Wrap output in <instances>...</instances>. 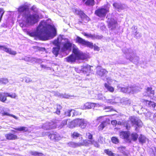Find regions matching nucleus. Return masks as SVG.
Returning a JSON list of instances; mask_svg holds the SVG:
<instances>
[{
    "label": "nucleus",
    "mask_w": 156,
    "mask_h": 156,
    "mask_svg": "<svg viewBox=\"0 0 156 156\" xmlns=\"http://www.w3.org/2000/svg\"><path fill=\"white\" fill-rule=\"evenodd\" d=\"M111 140L112 142L115 144H117L119 141V139L116 137H112L111 138Z\"/></svg>",
    "instance_id": "4c0bfd02"
},
{
    "label": "nucleus",
    "mask_w": 156,
    "mask_h": 156,
    "mask_svg": "<svg viewBox=\"0 0 156 156\" xmlns=\"http://www.w3.org/2000/svg\"><path fill=\"white\" fill-rule=\"evenodd\" d=\"M96 104L93 103L87 102L85 104L83 105L81 107V108L82 109H90L94 107Z\"/></svg>",
    "instance_id": "f3484780"
},
{
    "label": "nucleus",
    "mask_w": 156,
    "mask_h": 156,
    "mask_svg": "<svg viewBox=\"0 0 156 156\" xmlns=\"http://www.w3.org/2000/svg\"><path fill=\"white\" fill-rule=\"evenodd\" d=\"M84 35L87 37H90L91 38H93L94 37V35L90 34H87L84 33Z\"/></svg>",
    "instance_id": "6e6d98bb"
},
{
    "label": "nucleus",
    "mask_w": 156,
    "mask_h": 156,
    "mask_svg": "<svg viewBox=\"0 0 156 156\" xmlns=\"http://www.w3.org/2000/svg\"><path fill=\"white\" fill-rule=\"evenodd\" d=\"M70 119H67L66 120H64L62 121L61 124L60 125V126L58 127V128H61L62 127H63L64 126L66 125H68V123Z\"/></svg>",
    "instance_id": "473e14b6"
},
{
    "label": "nucleus",
    "mask_w": 156,
    "mask_h": 156,
    "mask_svg": "<svg viewBox=\"0 0 156 156\" xmlns=\"http://www.w3.org/2000/svg\"><path fill=\"white\" fill-rule=\"evenodd\" d=\"M18 11L20 12H23V16L24 17L25 23L28 24L33 25L37 23L39 19V16L36 14H31L29 12V7L26 5L19 7Z\"/></svg>",
    "instance_id": "f03ea898"
},
{
    "label": "nucleus",
    "mask_w": 156,
    "mask_h": 156,
    "mask_svg": "<svg viewBox=\"0 0 156 156\" xmlns=\"http://www.w3.org/2000/svg\"><path fill=\"white\" fill-rule=\"evenodd\" d=\"M49 137L51 140L54 141H58L62 139V137L57 133L50 134L49 136Z\"/></svg>",
    "instance_id": "ddd939ff"
},
{
    "label": "nucleus",
    "mask_w": 156,
    "mask_h": 156,
    "mask_svg": "<svg viewBox=\"0 0 156 156\" xmlns=\"http://www.w3.org/2000/svg\"><path fill=\"white\" fill-rule=\"evenodd\" d=\"M117 87L118 89L120 90L121 91L128 94H134L136 90L135 87H121L120 84L118 85Z\"/></svg>",
    "instance_id": "1a4fd4ad"
},
{
    "label": "nucleus",
    "mask_w": 156,
    "mask_h": 156,
    "mask_svg": "<svg viewBox=\"0 0 156 156\" xmlns=\"http://www.w3.org/2000/svg\"><path fill=\"white\" fill-rule=\"evenodd\" d=\"M86 137L89 139V140H92V139L93 136L90 133H87L86 134Z\"/></svg>",
    "instance_id": "3c124183"
},
{
    "label": "nucleus",
    "mask_w": 156,
    "mask_h": 156,
    "mask_svg": "<svg viewBox=\"0 0 156 156\" xmlns=\"http://www.w3.org/2000/svg\"><path fill=\"white\" fill-rule=\"evenodd\" d=\"M88 122L84 119H78V126L81 128L84 129L87 126Z\"/></svg>",
    "instance_id": "2eb2a0df"
},
{
    "label": "nucleus",
    "mask_w": 156,
    "mask_h": 156,
    "mask_svg": "<svg viewBox=\"0 0 156 156\" xmlns=\"http://www.w3.org/2000/svg\"><path fill=\"white\" fill-rule=\"evenodd\" d=\"M1 114H2V116H11L14 118V119H18V118L16 117V116L12 115V114H9L8 112H4L3 110V111H2Z\"/></svg>",
    "instance_id": "7c9ffc66"
},
{
    "label": "nucleus",
    "mask_w": 156,
    "mask_h": 156,
    "mask_svg": "<svg viewBox=\"0 0 156 156\" xmlns=\"http://www.w3.org/2000/svg\"><path fill=\"white\" fill-rule=\"evenodd\" d=\"M91 144L93 145L95 147H99V145L96 141L92 139L91 140Z\"/></svg>",
    "instance_id": "79ce46f5"
},
{
    "label": "nucleus",
    "mask_w": 156,
    "mask_h": 156,
    "mask_svg": "<svg viewBox=\"0 0 156 156\" xmlns=\"http://www.w3.org/2000/svg\"><path fill=\"white\" fill-rule=\"evenodd\" d=\"M93 66L88 64H85L81 66L79 68H75V70L78 73H83L87 76L89 75L90 73H93L94 72L91 68Z\"/></svg>",
    "instance_id": "423d86ee"
},
{
    "label": "nucleus",
    "mask_w": 156,
    "mask_h": 156,
    "mask_svg": "<svg viewBox=\"0 0 156 156\" xmlns=\"http://www.w3.org/2000/svg\"><path fill=\"white\" fill-rule=\"evenodd\" d=\"M76 42L83 45L89 47L90 48H92L94 47V50L97 51L99 50V48L96 45H93L92 43L89 41H85L79 37L77 36L76 39Z\"/></svg>",
    "instance_id": "0eeeda50"
},
{
    "label": "nucleus",
    "mask_w": 156,
    "mask_h": 156,
    "mask_svg": "<svg viewBox=\"0 0 156 156\" xmlns=\"http://www.w3.org/2000/svg\"><path fill=\"white\" fill-rule=\"evenodd\" d=\"M97 73L100 76H102L104 74L106 73L107 72L104 69H103L100 66L97 67Z\"/></svg>",
    "instance_id": "a211bd4d"
},
{
    "label": "nucleus",
    "mask_w": 156,
    "mask_h": 156,
    "mask_svg": "<svg viewBox=\"0 0 156 156\" xmlns=\"http://www.w3.org/2000/svg\"><path fill=\"white\" fill-rule=\"evenodd\" d=\"M32 81V80L30 78L28 77H26L25 78V82L27 83H28Z\"/></svg>",
    "instance_id": "13d9d810"
},
{
    "label": "nucleus",
    "mask_w": 156,
    "mask_h": 156,
    "mask_svg": "<svg viewBox=\"0 0 156 156\" xmlns=\"http://www.w3.org/2000/svg\"><path fill=\"white\" fill-rule=\"evenodd\" d=\"M103 138L102 137L100 136L99 139H98V142L100 143H102L103 142Z\"/></svg>",
    "instance_id": "bf43d9fd"
},
{
    "label": "nucleus",
    "mask_w": 156,
    "mask_h": 156,
    "mask_svg": "<svg viewBox=\"0 0 156 156\" xmlns=\"http://www.w3.org/2000/svg\"><path fill=\"white\" fill-rule=\"evenodd\" d=\"M154 156H156V147H154L152 148Z\"/></svg>",
    "instance_id": "680f3d73"
},
{
    "label": "nucleus",
    "mask_w": 156,
    "mask_h": 156,
    "mask_svg": "<svg viewBox=\"0 0 156 156\" xmlns=\"http://www.w3.org/2000/svg\"><path fill=\"white\" fill-rule=\"evenodd\" d=\"M107 18V22L108 23V27L111 30H114L116 28L117 24L116 20L113 18L110 17V15H108Z\"/></svg>",
    "instance_id": "6e6552de"
},
{
    "label": "nucleus",
    "mask_w": 156,
    "mask_h": 156,
    "mask_svg": "<svg viewBox=\"0 0 156 156\" xmlns=\"http://www.w3.org/2000/svg\"><path fill=\"white\" fill-rule=\"evenodd\" d=\"M72 109L69 110L65 112L64 115L65 116H71V112Z\"/></svg>",
    "instance_id": "49530a36"
},
{
    "label": "nucleus",
    "mask_w": 156,
    "mask_h": 156,
    "mask_svg": "<svg viewBox=\"0 0 156 156\" xmlns=\"http://www.w3.org/2000/svg\"><path fill=\"white\" fill-rule=\"evenodd\" d=\"M32 155L35 156H42L43 154L41 153H40L36 151H33L31 152Z\"/></svg>",
    "instance_id": "37998d69"
},
{
    "label": "nucleus",
    "mask_w": 156,
    "mask_h": 156,
    "mask_svg": "<svg viewBox=\"0 0 156 156\" xmlns=\"http://www.w3.org/2000/svg\"><path fill=\"white\" fill-rule=\"evenodd\" d=\"M76 13L79 14L82 19L86 18L88 20L89 18L87 17V16L83 13V12L80 10H76Z\"/></svg>",
    "instance_id": "a878e982"
},
{
    "label": "nucleus",
    "mask_w": 156,
    "mask_h": 156,
    "mask_svg": "<svg viewBox=\"0 0 156 156\" xmlns=\"http://www.w3.org/2000/svg\"><path fill=\"white\" fill-rule=\"evenodd\" d=\"M136 121L135 117L131 116L129 118V120L127 122L124 124L126 129L129 130L131 125L133 126L135 124L136 125Z\"/></svg>",
    "instance_id": "9b49d317"
},
{
    "label": "nucleus",
    "mask_w": 156,
    "mask_h": 156,
    "mask_svg": "<svg viewBox=\"0 0 156 156\" xmlns=\"http://www.w3.org/2000/svg\"><path fill=\"white\" fill-rule=\"evenodd\" d=\"M105 117V116H101L99 117H98L97 119L96 120V121L98 123L100 122H103L102 121L104 119V118Z\"/></svg>",
    "instance_id": "09e8293b"
},
{
    "label": "nucleus",
    "mask_w": 156,
    "mask_h": 156,
    "mask_svg": "<svg viewBox=\"0 0 156 156\" xmlns=\"http://www.w3.org/2000/svg\"><path fill=\"white\" fill-rule=\"evenodd\" d=\"M1 50L12 55H15L16 53V51L12 50L10 48H7L5 46L0 45V51Z\"/></svg>",
    "instance_id": "f8f14e48"
},
{
    "label": "nucleus",
    "mask_w": 156,
    "mask_h": 156,
    "mask_svg": "<svg viewBox=\"0 0 156 156\" xmlns=\"http://www.w3.org/2000/svg\"><path fill=\"white\" fill-rule=\"evenodd\" d=\"M109 12L108 9L101 8L96 10L95 14L100 17H105L107 13Z\"/></svg>",
    "instance_id": "9d476101"
},
{
    "label": "nucleus",
    "mask_w": 156,
    "mask_h": 156,
    "mask_svg": "<svg viewBox=\"0 0 156 156\" xmlns=\"http://www.w3.org/2000/svg\"><path fill=\"white\" fill-rule=\"evenodd\" d=\"M62 42L63 46L61 47L62 51L64 52L66 50H71L72 46V43L69 40L67 39H63L61 36H59L57 39L55 40L53 42V44L56 47L60 46V44Z\"/></svg>",
    "instance_id": "7ed1b4c3"
},
{
    "label": "nucleus",
    "mask_w": 156,
    "mask_h": 156,
    "mask_svg": "<svg viewBox=\"0 0 156 156\" xmlns=\"http://www.w3.org/2000/svg\"><path fill=\"white\" fill-rule=\"evenodd\" d=\"M31 10L33 11L35 13V14H37V12L38 10L36 8L35 6H33L31 8ZM37 15H38L37 14Z\"/></svg>",
    "instance_id": "864d4df0"
},
{
    "label": "nucleus",
    "mask_w": 156,
    "mask_h": 156,
    "mask_svg": "<svg viewBox=\"0 0 156 156\" xmlns=\"http://www.w3.org/2000/svg\"><path fill=\"white\" fill-rule=\"evenodd\" d=\"M138 140L140 143L143 144L146 142L147 139L144 136L140 135L139 137Z\"/></svg>",
    "instance_id": "bb28decb"
},
{
    "label": "nucleus",
    "mask_w": 156,
    "mask_h": 156,
    "mask_svg": "<svg viewBox=\"0 0 156 156\" xmlns=\"http://www.w3.org/2000/svg\"><path fill=\"white\" fill-rule=\"evenodd\" d=\"M112 108L111 107H107L105 108V109H106V112H109L111 110Z\"/></svg>",
    "instance_id": "0e129e2a"
},
{
    "label": "nucleus",
    "mask_w": 156,
    "mask_h": 156,
    "mask_svg": "<svg viewBox=\"0 0 156 156\" xmlns=\"http://www.w3.org/2000/svg\"><path fill=\"white\" fill-rule=\"evenodd\" d=\"M108 123L106 121H103L98 126V129L99 130H102L106 126Z\"/></svg>",
    "instance_id": "c85d7f7f"
},
{
    "label": "nucleus",
    "mask_w": 156,
    "mask_h": 156,
    "mask_svg": "<svg viewBox=\"0 0 156 156\" xmlns=\"http://www.w3.org/2000/svg\"><path fill=\"white\" fill-rule=\"evenodd\" d=\"M62 108V107L60 105H58L57 106V111L56 113L58 115H59L60 113V110Z\"/></svg>",
    "instance_id": "de8ad7c7"
},
{
    "label": "nucleus",
    "mask_w": 156,
    "mask_h": 156,
    "mask_svg": "<svg viewBox=\"0 0 156 156\" xmlns=\"http://www.w3.org/2000/svg\"><path fill=\"white\" fill-rule=\"evenodd\" d=\"M118 149L119 151L123 154H124L126 151L125 147H119L118 148Z\"/></svg>",
    "instance_id": "c03bdc74"
},
{
    "label": "nucleus",
    "mask_w": 156,
    "mask_h": 156,
    "mask_svg": "<svg viewBox=\"0 0 156 156\" xmlns=\"http://www.w3.org/2000/svg\"><path fill=\"white\" fill-rule=\"evenodd\" d=\"M113 6L117 9L119 11L123 9L122 5L120 3H115L113 4Z\"/></svg>",
    "instance_id": "b1692460"
},
{
    "label": "nucleus",
    "mask_w": 156,
    "mask_h": 156,
    "mask_svg": "<svg viewBox=\"0 0 156 156\" xmlns=\"http://www.w3.org/2000/svg\"><path fill=\"white\" fill-rule=\"evenodd\" d=\"M14 129L16 130L23 131L24 132L28 131V128L26 127L22 126L19 128H14Z\"/></svg>",
    "instance_id": "2f4dec72"
},
{
    "label": "nucleus",
    "mask_w": 156,
    "mask_h": 156,
    "mask_svg": "<svg viewBox=\"0 0 156 156\" xmlns=\"http://www.w3.org/2000/svg\"><path fill=\"white\" fill-rule=\"evenodd\" d=\"M68 145L72 147L76 148L78 147H80V141L78 143H75L73 142H70L67 144Z\"/></svg>",
    "instance_id": "5701e85b"
},
{
    "label": "nucleus",
    "mask_w": 156,
    "mask_h": 156,
    "mask_svg": "<svg viewBox=\"0 0 156 156\" xmlns=\"http://www.w3.org/2000/svg\"><path fill=\"white\" fill-rule=\"evenodd\" d=\"M148 106L151 107L154 110V108H155L156 106V104H155L154 102L151 101H150V102H148Z\"/></svg>",
    "instance_id": "ea45409f"
},
{
    "label": "nucleus",
    "mask_w": 156,
    "mask_h": 156,
    "mask_svg": "<svg viewBox=\"0 0 156 156\" xmlns=\"http://www.w3.org/2000/svg\"><path fill=\"white\" fill-rule=\"evenodd\" d=\"M5 136L6 138L8 140H15L17 138L16 135L11 133L6 134Z\"/></svg>",
    "instance_id": "412c9836"
},
{
    "label": "nucleus",
    "mask_w": 156,
    "mask_h": 156,
    "mask_svg": "<svg viewBox=\"0 0 156 156\" xmlns=\"http://www.w3.org/2000/svg\"><path fill=\"white\" fill-rule=\"evenodd\" d=\"M60 48V46H58L53 48L52 52L56 57H57Z\"/></svg>",
    "instance_id": "cd10ccee"
},
{
    "label": "nucleus",
    "mask_w": 156,
    "mask_h": 156,
    "mask_svg": "<svg viewBox=\"0 0 156 156\" xmlns=\"http://www.w3.org/2000/svg\"><path fill=\"white\" fill-rule=\"evenodd\" d=\"M86 0H83L84 2ZM85 4L87 5H93L94 4V0H87L85 2Z\"/></svg>",
    "instance_id": "c9c22d12"
},
{
    "label": "nucleus",
    "mask_w": 156,
    "mask_h": 156,
    "mask_svg": "<svg viewBox=\"0 0 156 156\" xmlns=\"http://www.w3.org/2000/svg\"><path fill=\"white\" fill-rule=\"evenodd\" d=\"M8 79L6 78L0 79V83L6 84L8 83Z\"/></svg>",
    "instance_id": "58836bf2"
},
{
    "label": "nucleus",
    "mask_w": 156,
    "mask_h": 156,
    "mask_svg": "<svg viewBox=\"0 0 156 156\" xmlns=\"http://www.w3.org/2000/svg\"><path fill=\"white\" fill-rule=\"evenodd\" d=\"M7 96L4 94V95H1L0 96V101L3 102H4L6 100V97Z\"/></svg>",
    "instance_id": "a18cd8bd"
},
{
    "label": "nucleus",
    "mask_w": 156,
    "mask_h": 156,
    "mask_svg": "<svg viewBox=\"0 0 156 156\" xmlns=\"http://www.w3.org/2000/svg\"><path fill=\"white\" fill-rule=\"evenodd\" d=\"M98 98L99 99H102L103 98V96L101 94H99L98 95Z\"/></svg>",
    "instance_id": "052dcab7"
},
{
    "label": "nucleus",
    "mask_w": 156,
    "mask_h": 156,
    "mask_svg": "<svg viewBox=\"0 0 156 156\" xmlns=\"http://www.w3.org/2000/svg\"><path fill=\"white\" fill-rule=\"evenodd\" d=\"M104 152L106 154H107L109 156H115V154L109 149H107L104 150Z\"/></svg>",
    "instance_id": "72a5a7b5"
},
{
    "label": "nucleus",
    "mask_w": 156,
    "mask_h": 156,
    "mask_svg": "<svg viewBox=\"0 0 156 156\" xmlns=\"http://www.w3.org/2000/svg\"><path fill=\"white\" fill-rule=\"evenodd\" d=\"M81 139V141H80V146H87L91 144V140H82V137L80 138Z\"/></svg>",
    "instance_id": "6ab92c4d"
},
{
    "label": "nucleus",
    "mask_w": 156,
    "mask_h": 156,
    "mask_svg": "<svg viewBox=\"0 0 156 156\" xmlns=\"http://www.w3.org/2000/svg\"><path fill=\"white\" fill-rule=\"evenodd\" d=\"M22 60H24L26 62H37L38 60V59L33 57L25 56L22 58Z\"/></svg>",
    "instance_id": "4be33fe9"
},
{
    "label": "nucleus",
    "mask_w": 156,
    "mask_h": 156,
    "mask_svg": "<svg viewBox=\"0 0 156 156\" xmlns=\"http://www.w3.org/2000/svg\"><path fill=\"white\" fill-rule=\"evenodd\" d=\"M115 97L113 96H112V99L106 100V102L108 103H109L112 105H115L116 103V102L115 101Z\"/></svg>",
    "instance_id": "c756f323"
},
{
    "label": "nucleus",
    "mask_w": 156,
    "mask_h": 156,
    "mask_svg": "<svg viewBox=\"0 0 156 156\" xmlns=\"http://www.w3.org/2000/svg\"><path fill=\"white\" fill-rule=\"evenodd\" d=\"M130 134L128 131H123L119 133V135L120 138L125 140L127 142H130L131 140L135 141L136 140V133H133L131 134V136H130Z\"/></svg>",
    "instance_id": "39448f33"
},
{
    "label": "nucleus",
    "mask_w": 156,
    "mask_h": 156,
    "mask_svg": "<svg viewBox=\"0 0 156 156\" xmlns=\"http://www.w3.org/2000/svg\"><path fill=\"white\" fill-rule=\"evenodd\" d=\"M57 95L58 96H60L62 97V98H70L71 97V96L68 94H60V93H59Z\"/></svg>",
    "instance_id": "a19ab883"
},
{
    "label": "nucleus",
    "mask_w": 156,
    "mask_h": 156,
    "mask_svg": "<svg viewBox=\"0 0 156 156\" xmlns=\"http://www.w3.org/2000/svg\"><path fill=\"white\" fill-rule=\"evenodd\" d=\"M78 126V119H75L71 121L70 119L68 123L67 126L71 128H73L75 127Z\"/></svg>",
    "instance_id": "4468645a"
},
{
    "label": "nucleus",
    "mask_w": 156,
    "mask_h": 156,
    "mask_svg": "<svg viewBox=\"0 0 156 156\" xmlns=\"http://www.w3.org/2000/svg\"><path fill=\"white\" fill-rule=\"evenodd\" d=\"M41 50V51H45V49L44 48H41V49H40Z\"/></svg>",
    "instance_id": "774afa93"
},
{
    "label": "nucleus",
    "mask_w": 156,
    "mask_h": 156,
    "mask_svg": "<svg viewBox=\"0 0 156 156\" xmlns=\"http://www.w3.org/2000/svg\"><path fill=\"white\" fill-rule=\"evenodd\" d=\"M143 126L141 121L140 119H137V127H141Z\"/></svg>",
    "instance_id": "5fc2aeb1"
},
{
    "label": "nucleus",
    "mask_w": 156,
    "mask_h": 156,
    "mask_svg": "<svg viewBox=\"0 0 156 156\" xmlns=\"http://www.w3.org/2000/svg\"><path fill=\"white\" fill-rule=\"evenodd\" d=\"M146 93L147 94H146V96H147L149 97H150L151 95H153L154 94V91L152 89V88L151 87H147L146 89Z\"/></svg>",
    "instance_id": "aec40b11"
},
{
    "label": "nucleus",
    "mask_w": 156,
    "mask_h": 156,
    "mask_svg": "<svg viewBox=\"0 0 156 156\" xmlns=\"http://www.w3.org/2000/svg\"><path fill=\"white\" fill-rule=\"evenodd\" d=\"M55 127V125L52 122H47L42 126L43 128L45 129H50L54 128Z\"/></svg>",
    "instance_id": "dca6fc26"
},
{
    "label": "nucleus",
    "mask_w": 156,
    "mask_h": 156,
    "mask_svg": "<svg viewBox=\"0 0 156 156\" xmlns=\"http://www.w3.org/2000/svg\"><path fill=\"white\" fill-rule=\"evenodd\" d=\"M142 102L144 105H146L147 106H148V102H150V101L147 100H143L142 101Z\"/></svg>",
    "instance_id": "4d7b16f0"
},
{
    "label": "nucleus",
    "mask_w": 156,
    "mask_h": 156,
    "mask_svg": "<svg viewBox=\"0 0 156 156\" xmlns=\"http://www.w3.org/2000/svg\"><path fill=\"white\" fill-rule=\"evenodd\" d=\"M4 94L6 96H7L8 97H10L11 98H16L17 96L16 94L15 93H12L11 94H10L9 93H5Z\"/></svg>",
    "instance_id": "f704fd0d"
},
{
    "label": "nucleus",
    "mask_w": 156,
    "mask_h": 156,
    "mask_svg": "<svg viewBox=\"0 0 156 156\" xmlns=\"http://www.w3.org/2000/svg\"><path fill=\"white\" fill-rule=\"evenodd\" d=\"M151 113L150 112H147L146 113V115L147 118H149L151 116Z\"/></svg>",
    "instance_id": "e2e57ef3"
},
{
    "label": "nucleus",
    "mask_w": 156,
    "mask_h": 156,
    "mask_svg": "<svg viewBox=\"0 0 156 156\" xmlns=\"http://www.w3.org/2000/svg\"><path fill=\"white\" fill-rule=\"evenodd\" d=\"M71 113H72V116L77 115L79 114H80V113H79L77 111L73 109H72Z\"/></svg>",
    "instance_id": "603ef678"
},
{
    "label": "nucleus",
    "mask_w": 156,
    "mask_h": 156,
    "mask_svg": "<svg viewBox=\"0 0 156 156\" xmlns=\"http://www.w3.org/2000/svg\"><path fill=\"white\" fill-rule=\"evenodd\" d=\"M104 86L107 90L110 92L113 93L114 92L115 90L114 88L112 86L109 85L108 84L105 83L104 84Z\"/></svg>",
    "instance_id": "393cba45"
},
{
    "label": "nucleus",
    "mask_w": 156,
    "mask_h": 156,
    "mask_svg": "<svg viewBox=\"0 0 156 156\" xmlns=\"http://www.w3.org/2000/svg\"><path fill=\"white\" fill-rule=\"evenodd\" d=\"M31 36H36L41 40H46L52 38L56 35V30L54 26L48 23L47 22L41 21L36 30L30 33Z\"/></svg>",
    "instance_id": "f257e3e1"
},
{
    "label": "nucleus",
    "mask_w": 156,
    "mask_h": 156,
    "mask_svg": "<svg viewBox=\"0 0 156 156\" xmlns=\"http://www.w3.org/2000/svg\"><path fill=\"white\" fill-rule=\"evenodd\" d=\"M41 67L43 69H46V68H47L48 67H46V66L43 65H41Z\"/></svg>",
    "instance_id": "338daca9"
},
{
    "label": "nucleus",
    "mask_w": 156,
    "mask_h": 156,
    "mask_svg": "<svg viewBox=\"0 0 156 156\" xmlns=\"http://www.w3.org/2000/svg\"><path fill=\"white\" fill-rule=\"evenodd\" d=\"M74 54H72L65 58L66 61L72 63L76 61V60H83L87 58V56L78 49L74 48L73 50Z\"/></svg>",
    "instance_id": "20e7f679"
},
{
    "label": "nucleus",
    "mask_w": 156,
    "mask_h": 156,
    "mask_svg": "<svg viewBox=\"0 0 156 156\" xmlns=\"http://www.w3.org/2000/svg\"><path fill=\"white\" fill-rule=\"evenodd\" d=\"M111 123L113 125H115L117 123V122L116 120H112L111 121Z\"/></svg>",
    "instance_id": "69168bd1"
},
{
    "label": "nucleus",
    "mask_w": 156,
    "mask_h": 156,
    "mask_svg": "<svg viewBox=\"0 0 156 156\" xmlns=\"http://www.w3.org/2000/svg\"><path fill=\"white\" fill-rule=\"evenodd\" d=\"M81 135L76 132H74L72 134V137L74 138H76L81 136Z\"/></svg>",
    "instance_id": "e433bc0d"
},
{
    "label": "nucleus",
    "mask_w": 156,
    "mask_h": 156,
    "mask_svg": "<svg viewBox=\"0 0 156 156\" xmlns=\"http://www.w3.org/2000/svg\"><path fill=\"white\" fill-rule=\"evenodd\" d=\"M107 81L108 83H109V84H112L113 82H116V81H115L114 80H112L110 78H107Z\"/></svg>",
    "instance_id": "8fccbe9b"
}]
</instances>
